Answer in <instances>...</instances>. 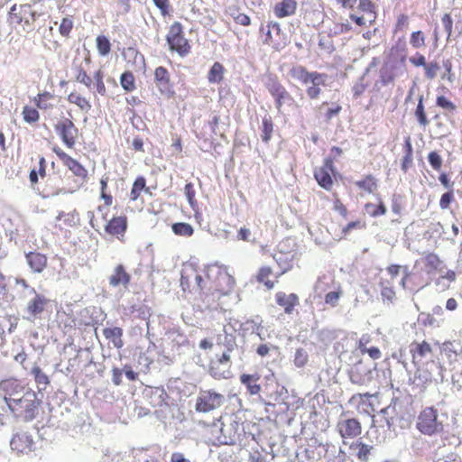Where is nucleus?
<instances>
[{
	"label": "nucleus",
	"mask_w": 462,
	"mask_h": 462,
	"mask_svg": "<svg viewBox=\"0 0 462 462\" xmlns=\"http://www.w3.org/2000/svg\"><path fill=\"white\" fill-rule=\"evenodd\" d=\"M349 377L350 381L356 384H364L365 381V378L360 374V371L356 366L351 369Z\"/></svg>",
	"instance_id": "864d4df0"
},
{
	"label": "nucleus",
	"mask_w": 462,
	"mask_h": 462,
	"mask_svg": "<svg viewBox=\"0 0 462 462\" xmlns=\"http://www.w3.org/2000/svg\"><path fill=\"white\" fill-rule=\"evenodd\" d=\"M356 185L369 193L376 188V182L372 176H367L365 179L356 181Z\"/></svg>",
	"instance_id": "a19ab883"
},
{
	"label": "nucleus",
	"mask_w": 462,
	"mask_h": 462,
	"mask_svg": "<svg viewBox=\"0 0 462 462\" xmlns=\"http://www.w3.org/2000/svg\"><path fill=\"white\" fill-rule=\"evenodd\" d=\"M273 131V125L272 122V119L270 117H264L263 119V125H262V140L265 143H267L272 136Z\"/></svg>",
	"instance_id": "f704fd0d"
},
{
	"label": "nucleus",
	"mask_w": 462,
	"mask_h": 462,
	"mask_svg": "<svg viewBox=\"0 0 462 462\" xmlns=\"http://www.w3.org/2000/svg\"><path fill=\"white\" fill-rule=\"evenodd\" d=\"M103 335L106 339L112 342L113 346L116 348H121L124 345L122 340L123 329L115 328H106L103 329Z\"/></svg>",
	"instance_id": "393cba45"
},
{
	"label": "nucleus",
	"mask_w": 462,
	"mask_h": 462,
	"mask_svg": "<svg viewBox=\"0 0 462 462\" xmlns=\"http://www.w3.org/2000/svg\"><path fill=\"white\" fill-rule=\"evenodd\" d=\"M10 447L18 454H29L34 449L32 436L28 431L19 430L13 434Z\"/></svg>",
	"instance_id": "9b49d317"
},
{
	"label": "nucleus",
	"mask_w": 462,
	"mask_h": 462,
	"mask_svg": "<svg viewBox=\"0 0 462 462\" xmlns=\"http://www.w3.org/2000/svg\"><path fill=\"white\" fill-rule=\"evenodd\" d=\"M145 185L146 180L143 177H139L135 180L130 194L132 200H136L142 190H148L147 189H145Z\"/></svg>",
	"instance_id": "72a5a7b5"
},
{
	"label": "nucleus",
	"mask_w": 462,
	"mask_h": 462,
	"mask_svg": "<svg viewBox=\"0 0 462 462\" xmlns=\"http://www.w3.org/2000/svg\"><path fill=\"white\" fill-rule=\"evenodd\" d=\"M337 428L343 439L355 438L361 433V424L356 419H340Z\"/></svg>",
	"instance_id": "2eb2a0df"
},
{
	"label": "nucleus",
	"mask_w": 462,
	"mask_h": 462,
	"mask_svg": "<svg viewBox=\"0 0 462 462\" xmlns=\"http://www.w3.org/2000/svg\"><path fill=\"white\" fill-rule=\"evenodd\" d=\"M358 8L365 14L374 11V6L370 0H360Z\"/></svg>",
	"instance_id": "13d9d810"
},
{
	"label": "nucleus",
	"mask_w": 462,
	"mask_h": 462,
	"mask_svg": "<svg viewBox=\"0 0 462 462\" xmlns=\"http://www.w3.org/2000/svg\"><path fill=\"white\" fill-rule=\"evenodd\" d=\"M272 270L269 267H263L260 269L257 279L260 282H263L268 289L273 287V282L269 281L267 278L271 274Z\"/></svg>",
	"instance_id": "c03bdc74"
},
{
	"label": "nucleus",
	"mask_w": 462,
	"mask_h": 462,
	"mask_svg": "<svg viewBox=\"0 0 462 462\" xmlns=\"http://www.w3.org/2000/svg\"><path fill=\"white\" fill-rule=\"evenodd\" d=\"M441 23H442L443 27L448 34V39L452 33L453 21L451 19V16L448 14H445L441 18Z\"/></svg>",
	"instance_id": "6e6d98bb"
},
{
	"label": "nucleus",
	"mask_w": 462,
	"mask_h": 462,
	"mask_svg": "<svg viewBox=\"0 0 462 462\" xmlns=\"http://www.w3.org/2000/svg\"><path fill=\"white\" fill-rule=\"evenodd\" d=\"M97 48L100 55L106 56L111 50L109 40L106 36H98L97 38Z\"/></svg>",
	"instance_id": "e433bc0d"
},
{
	"label": "nucleus",
	"mask_w": 462,
	"mask_h": 462,
	"mask_svg": "<svg viewBox=\"0 0 462 462\" xmlns=\"http://www.w3.org/2000/svg\"><path fill=\"white\" fill-rule=\"evenodd\" d=\"M32 389L26 387L16 379L10 378L0 382V396L3 397L6 406H10L12 402H16L23 398Z\"/></svg>",
	"instance_id": "423d86ee"
},
{
	"label": "nucleus",
	"mask_w": 462,
	"mask_h": 462,
	"mask_svg": "<svg viewBox=\"0 0 462 462\" xmlns=\"http://www.w3.org/2000/svg\"><path fill=\"white\" fill-rule=\"evenodd\" d=\"M453 199V196H452V193L450 192H447V193H444L441 198H440V200H439V207L442 208V209H445L447 208L451 200Z\"/></svg>",
	"instance_id": "0e129e2a"
},
{
	"label": "nucleus",
	"mask_w": 462,
	"mask_h": 462,
	"mask_svg": "<svg viewBox=\"0 0 462 462\" xmlns=\"http://www.w3.org/2000/svg\"><path fill=\"white\" fill-rule=\"evenodd\" d=\"M231 359V355L227 352H224L222 356L217 361H213L210 364L209 374L215 379L227 378L229 374L228 365Z\"/></svg>",
	"instance_id": "4468645a"
},
{
	"label": "nucleus",
	"mask_w": 462,
	"mask_h": 462,
	"mask_svg": "<svg viewBox=\"0 0 462 462\" xmlns=\"http://www.w3.org/2000/svg\"><path fill=\"white\" fill-rule=\"evenodd\" d=\"M409 350L412 357V364L416 366L415 379L421 384H427L432 381L431 370L436 367L439 370V379H435L436 383L445 381L444 366L435 362L433 357V349L430 343L423 340L421 342L413 341L409 346Z\"/></svg>",
	"instance_id": "f257e3e1"
},
{
	"label": "nucleus",
	"mask_w": 462,
	"mask_h": 462,
	"mask_svg": "<svg viewBox=\"0 0 462 462\" xmlns=\"http://www.w3.org/2000/svg\"><path fill=\"white\" fill-rule=\"evenodd\" d=\"M410 62L416 67H425L426 60L421 54L417 53L415 56L410 58Z\"/></svg>",
	"instance_id": "052dcab7"
},
{
	"label": "nucleus",
	"mask_w": 462,
	"mask_h": 462,
	"mask_svg": "<svg viewBox=\"0 0 462 462\" xmlns=\"http://www.w3.org/2000/svg\"><path fill=\"white\" fill-rule=\"evenodd\" d=\"M426 77L430 79L436 78L439 66L437 62L427 63L424 67Z\"/></svg>",
	"instance_id": "09e8293b"
},
{
	"label": "nucleus",
	"mask_w": 462,
	"mask_h": 462,
	"mask_svg": "<svg viewBox=\"0 0 462 462\" xmlns=\"http://www.w3.org/2000/svg\"><path fill=\"white\" fill-rule=\"evenodd\" d=\"M171 462H190V460L186 458L182 453L174 452L171 454Z\"/></svg>",
	"instance_id": "774afa93"
},
{
	"label": "nucleus",
	"mask_w": 462,
	"mask_h": 462,
	"mask_svg": "<svg viewBox=\"0 0 462 462\" xmlns=\"http://www.w3.org/2000/svg\"><path fill=\"white\" fill-rule=\"evenodd\" d=\"M207 278L211 282L210 288L226 295L232 291L236 281L228 273L227 267L218 263L208 265L206 269Z\"/></svg>",
	"instance_id": "7ed1b4c3"
},
{
	"label": "nucleus",
	"mask_w": 462,
	"mask_h": 462,
	"mask_svg": "<svg viewBox=\"0 0 462 462\" xmlns=\"http://www.w3.org/2000/svg\"><path fill=\"white\" fill-rule=\"evenodd\" d=\"M40 404L41 400L37 398V393L32 390L20 400L12 402V404L7 408L14 417L29 421L36 418Z\"/></svg>",
	"instance_id": "20e7f679"
},
{
	"label": "nucleus",
	"mask_w": 462,
	"mask_h": 462,
	"mask_svg": "<svg viewBox=\"0 0 462 462\" xmlns=\"http://www.w3.org/2000/svg\"><path fill=\"white\" fill-rule=\"evenodd\" d=\"M131 276L125 271L123 264H117L112 274L109 276V284L113 287L123 286L126 289L130 283Z\"/></svg>",
	"instance_id": "a211bd4d"
},
{
	"label": "nucleus",
	"mask_w": 462,
	"mask_h": 462,
	"mask_svg": "<svg viewBox=\"0 0 462 462\" xmlns=\"http://www.w3.org/2000/svg\"><path fill=\"white\" fill-rule=\"evenodd\" d=\"M167 42L171 50L176 51L180 55H185L189 52L188 41L182 36V27L180 23H174L167 35Z\"/></svg>",
	"instance_id": "9d476101"
},
{
	"label": "nucleus",
	"mask_w": 462,
	"mask_h": 462,
	"mask_svg": "<svg viewBox=\"0 0 462 462\" xmlns=\"http://www.w3.org/2000/svg\"><path fill=\"white\" fill-rule=\"evenodd\" d=\"M434 457L435 462H457V455L443 446L436 449Z\"/></svg>",
	"instance_id": "c756f323"
},
{
	"label": "nucleus",
	"mask_w": 462,
	"mask_h": 462,
	"mask_svg": "<svg viewBox=\"0 0 462 462\" xmlns=\"http://www.w3.org/2000/svg\"><path fill=\"white\" fill-rule=\"evenodd\" d=\"M103 78H104V75L101 70H97L94 75V79L96 80L97 91L101 95H104L106 93V87L103 82Z\"/></svg>",
	"instance_id": "3c124183"
},
{
	"label": "nucleus",
	"mask_w": 462,
	"mask_h": 462,
	"mask_svg": "<svg viewBox=\"0 0 462 462\" xmlns=\"http://www.w3.org/2000/svg\"><path fill=\"white\" fill-rule=\"evenodd\" d=\"M51 97L52 95L50 92L45 91L43 93L38 94V96L34 98V102L40 109H47L50 106L47 104L46 100L51 99Z\"/></svg>",
	"instance_id": "a18cd8bd"
},
{
	"label": "nucleus",
	"mask_w": 462,
	"mask_h": 462,
	"mask_svg": "<svg viewBox=\"0 0 462 462\" xmlns=\"http://www.w3.org/2000/svg\"><path fill=\"white\" fill-rule=\"evenodd\" d=\"M31 374L34 378L39 393L44 391L51 383L49 376L38 365L32 368Z\"/></svg>",
	"instance_id": "bb28decb"
},
{
	"label": "nucleus",
	"mask_w": 462,
	"mask_h": 462,
	"mask_svg": "<svg viewBox=\"0 0 462 462\" xmlns=\"http://www.w3.org/2000/svg\"><path fill=\"white\" fill-rule=\"evenodd\" d=\"M339 299V292L337 291H330L327 293L325 297V301L328 304H330L332 306H336L337 303V300Z\"/></svg>",
	"instance_id": "680f3d73"
},
{
	"label": "nucleus",
	"mask_w": 462,
	"mask_h": 462,
	"mask_svg": "<svg viewBox=\"0 0 462 462\" xmlns=\"http://www.w3.org/2000/svg\"><path fill=\"white\" fill-rule=\"evenodd\" d=\"M423 97L420 96L419 97V103L415 111V116L418 119V122L420 125L426 126L429 124V120L427 119L426 114L424 112V106L422 104Z\"/></svg>",
	"instance_id": "79ce46f5"
},
{
	"label": "nucleus",
	"mask_w": 462,
	"mask_h": 462,
	"mask_svg": "<svg viewBox=\"0 0 462 462\" xmlns=\"http://www.w3.org/2000/svg\"><path fill=\"white\" fill-rule=\"evenodd\" d=\"M408 24H409L408 16L405 14H401L397 19L395 30L396 31L403 30L404 28H406L408 26Z\"/></svg>",
	"instance_id": "69168bd1"
},
{
	"label": "nucleus",
	"mask_w": 462,
	"mask_h": 462,
	"mask_svg": "<svg viewBox=\"0 0 462 462\" xmlns=\"http://www.w3.org/2000/svg\"><path fill=\"white\" fill-rule=\"evenodd\" d=\"M184 189H185V195H186L189 204L192 206L193 202H194V198H195V190L193 189L192 183H187L185 185Z\"/></svg>",
	"instance_id": "e2e57ef3"
},
{
	"label": "nucleus",
	"mask_w": 462,
	"mask_h": 462,
	"mask_svg": "<svg viewBox=\"0 0 462 462\" xmlns=\"http://www.w3.org/2000/svg\"><path fill=\"white\" fill-rule=\"evenodd\" d=\"M121 86L126 91H133L135 88L134 78L131 72H125L121 75Z\"/></svg>",
	"instance_id": "4c0bfd02"
},
{
	"label": "nucleus",
	"mask_w": 462,
	"mask_h": 462,
	"mask_svg": "<svg viewBox=\"0 0 462 462\" xmlns=\"http://www.w3.org/2000/svg\"><path fill=\"white\" fill-rule=\"evenodd\" d=\"M65 165L78 177L86 179L88 171L76 160L63 153Z\"/></svg>",
	"instance_id": "c85d7f7f"
},
{
	"label": "nucleus",
	"mask_w": 462,
	"mask_h": 462,
	"mask_svg": "<svg viewBox=\"0 0 462 462\" xmlns=\"http://www.w3.org/2000/svg\"><path fill=\"white\" fill-rule=\"evenodd\" d=\"M417 429L422 434L430 436L442 432L444 426L439 420L438 410L433 407L425 408L418 417Z\"/></svg>",
	"instance_id": "39448f33"
},
{
	"label": "nucleus",
	"mask_w": 462,
	"mask_h": 462,
	"mask_svg": "<svg viewBox=\"0 0 462 462\" xmlns=\"http://www.w3.org/2000/svg\"><path fill=\"white\" fill-rule=\"evenodd\" d=\"M402 404L398 400H393L387 407L383 409L381 412L383 414L386 424L389 429L394 428L397 424L403 427V411Z\"/></svg>",
	"instance_id": "f8f14e48"
},
{
	"label": "nucleus",
	"mask_w": 462,
	"mask_h": 462,
	"mask_svg": "<svg viewBox=\"0 0 462 462\" xmlns=\"http://www.w3.org/2000/svg\"><path fill=\"white\" fill-rule=\"evenodd\" d=\"M290 74L294 79L299 80L305 86L313 84V87H308L306 88V93L311 99L319 97L321 93V86L326 85V80L328 79V75L324 73H319L317 71L309 72L302 66L293 67L290 70Z\"/></svg>",
	"instance_id": "f03ea898"
},
{
	"label": "nucleus",
	"mask_w": 462,
	"mask_h": 462,
	"mask_svg": "<svg viewBox=\"0 0 462 462\" xmlns=\"http://www.w3.org/2000/svg\"><path fill=\"white\" fill-rule=\"evenodd\" d=\"M225 396L213 390L200 391L196 401V411L199 412H210L221 407L225 402Z\"/></svg>",
	"instance_id": "6e6552de"
},
{
	"label": "nucleus",
	"mask_w": 462,
	"mask_h": 462,
	"mask_svg": "<svg viewBox=\"0 0 462 462\" xmlns=\"http://www.w3.org/2000/svg\"><path fill=\"white\" fill-rule=\"evenodd\" d=\"M437 105L448 110H454L456 107L454 104L448 100L444 96L438 97Z\"/></svg>",
	"instance_id": "4d7b16f0"
},
{
	"label": "nucleus",
	"mask_w": 462,
	"mask_h": 462,
	"mask_svg": "<svg viewBox=\"0 0 462 462\" xmlns=\"http://www.w3.org/2000/svg\"><path fill=\"white\" fill-rule=\"evenodd\" d=\"M406 154L403 157L402 169L406 171L412 162V146L411 143L410 137L405 141Z\"/></svg>",
	"instance_id": "58836bf2"
},
{
	"label": "nucleus",
	"mask_w": 462,
	"mask_h": 462,
	"mask_svg": "<svg viewBox=\"0 0 462 462\" xmlns=\"http://www.w3.org/2000/svg\"><path fill=\"white\" fill-rule=\"evenodd\" d=\"M264 86L275 100V107L281 113L284 105H291L294 101L292 96L279 82V80L269 75L264 79Z\"/></svg>",
	"instance_id": "0eeeda50"
},
{
	"label": "nucleus",
	"mask_w": 462,
	"mask_h": 462,
	"mask_svg": "<svg viewBox=\"0 0 462 462\" xmlns=\"http://www.w3.org/2000/svg\"><path fill=\"white\" fill-rule=\"evenodd\" d=\"M258 379L259 376H257L256 374H243L240 376V382L246 386L247 391L252 395L258 394L261 391L260 384L256 383Z\"/></svg>",
	"instance_id": "cd10ccee"
},
{
	"label": "nucleus",
	"mask_w": 462,
	"mask_h": 462,
	"mask_svg": "<svg viewBox=\"0 0 462 462\" xmlns=\"http://www.w3.org/2000/svg\"><path fill=\"white\" fill-rule=\"evenodd\" d=\"M332 169V162L330 160H327L324 167L317 169L314 172L315 179L319 182V184L326 189H330L332 186V179L329 174V171Z\"/></svg>",
	"instance_id": "412c9836"
},
{
	"label": "nucleus",
	"mask_w": 462,
	"mask_h": 462,
	"mask_svg": "<svg viewBox=\"0 0 462 462\" xmlns=\"http://www.w3.org/2000/svg\"><path fill=\"white\" fill-rule=\"evenodd\" d=\"M30 294L32 298L27 302L24 310L27 316L24 319L33 321L42 314L49 300L44 295L37 293L34 288H30Z\"/></svg>",
	"instance_id": "1a4fd4ad"
},
{
	"label": "nucleus",
	"mask_w": 462,
	"mask_h": 462,
	"mask_svg": "<svg viewBox=\"0 0 462 462\" xmlns=\"http://www.w3.org/2000/svg\"><path fill=\"white\" fill-rule=\"evenodd\" d=\"M429 162L434 170H439L442 165V159L436 152H431L428 156Z\"/></svg>",
	"instance_id": "8fccbe9b"
},
{
	"label": "nucleus",
	"mask_w": 462,
	"mask_h": 462,
	"mask_svg": "<svg viewBox=\"0 0 462 462\" xmlns=\"http://www.w3.org/2000/svg\"><path fill=\"white\" fill-rule=\"evenodd\" d=\"M23 119L27 123H35L39 120V113L35 108L24 106L23 111Z\"/></svg>",
	"instance_id": "37998d69"
},
{
	"label": "nucleus",
	"mask_w": 462,
	"mask_h": 462,
	"mask_svg": "<svg viewBox=\"0 0 462 462\" xmlns=\"http://www.w3.org/2000/svg\"><path fill=\"white\" fill-rule=\"evenodd\" d=\"M76 79H77V81L83 83L88 88H89L91 86L92 79L88 76L86 71H84L83 69H80L79 71V74Z\"/></svg>",
	"instance_id": "bf43d9fd"
},
{
	"label": "nucleus",
	"mask_w": 462,
	"mask_h": 462,
	"mask_svg": "<svg viewBox=\"0 0 462 462\" xmlns=\"http://www.w3.org/2000/svg\"><path fill=\"white\" fill-rule=\"evenodd\" d=\"M68 101L71 104H75L83 111H89L91 108L90 103L83 97L79 94L71 93L68 97Z\"/></svg>",
	"instance_id": "473e14b6"
},
{
	"label": "nucleus",
	"mask_w": 462,
	"mask_h": 462,
	"mask_svg": "<svg viewBox=\"0 0 462 462\" xmlns=\"http://www.w3.org/2000/svg\"><path fill=\"white\" fill-rule=\"evenodd\" d=\"M72 21L69 18H63L60 25V32L63 36H68L72 29Z\"/></svg>",
	"instance_id": "5fc2aeb1"
},
{
	"label": "nucleus",
	"mask_w": 462,
	"mask_h": 462,
	"mask_svg": "<svg viewBox=\"0 0 462 462\" xmlns=\"http://www.w3.org/2000/svg\"><path fill=\"white\" fill-rule=\"evenodd\" d=\"M126 217H113L106 226V231L110 235H123L126 230Z\"/></svg>",
	"instance_id": "b1692460"
},
{
	"label": "nucleus",
	"mask_w": 462,
	"mask_h": 462,
	"mask_svg": "<svg viewBox=\"0 0 462 462\" xmlns=\"http://www.w3.org/2000/svg\"><path fill=\"white\" fill-rule=\"evenodd\" d=\"M172 231L178 236H190L193 227L188 223H176L172 226Z\"/></svg>",
	"instance_id": "c9c22d12"
},
{
	"label": "nucleus",
	"mask_w": 462,
	"mask_h": 462,
	"mask_svg": "<svg viewBox=\"0 0 462 462\" xmlns=\"http://www.w3.org/2000/svg\"><path fill=\"white\" fill-rule=\"evenodd\" d=\"M296 0H282L274 5L273 13L278 18H284L295 14L297 9Z\"/></svg>",
	"instance_id": "4be33fe9"
},
{
	"label": "nucleus",
	"mask_w": 462,
	"mask_h": 462,
	"mask_svg": "<svg viewBox=\"0 0 462 462\" xmlns=\"http://www.w3.org/2000/svg\"><path fill=\"white\" fill-rule=\"evenodd\" d=\"M224 67L219 62H215L210 68L208 79L210 83H219L223 79Z\"/></svg>",
	"instance_id": "2f4dec72"
},
{
	"label": "nucleus",
	"mask_w": 462,
	"mask_h": 462,
	"mask_svg": "<svg viewBox=\"0 0 462 462\" xmlns=\"http://www.w3.org/2000/svg\"><path fill=\"white\" fill-rule=\"evenodd\" d=\"M235 20H236V22L238 24H241V25H244V26H247L251 23L250 17L248 15H246L245 14H237L235 17Z\"/></svg>",
	"instance_id": "338daca9"
},
{
	"label": "nucleus",
	"mask_w": 462,
	"mask_h": 462,
	"mask_svg": "<svg viewBox=\"0 0 462 462\" xmlns=\"http://www.w3.org/2000/svg\"><path fill=\"white\" fill-rule=\"evenodd\" d=\"M155 80L157 87L162 93H168L170 91L169 74L165 68L158 67L154 71Z\"/></svg>",
	"instance_id": "a878e982"
},
{
	"label": "nucleus",
	"mask_w": 462,
	"mask_h": 462,
	"mask_svg": "<svg viewBox=\"0 0 462 462\" xmlns=\"http://www.w3.org/2000/svg\"><path fill=\"white\" fill-rule=\"evenodd\" d=\"M276 302L284 308L287 314H291L295 305L299 303V298L296 294H286L284 292L276 293Z\"/></svg>",
	"instance_id": "5701e85b"
},
{
	"label": "nucleus",
	"mask_w": 462,
	"mask_h": 462,
	"mask_svg": "<svg viewBox=\"0 0 462 462\" xmlns=\"http://www.w3.org/2000/svg\"><path fill=\"white\" fill-rule=\"evenodd\" d=\"M240 425L236 420H231L228 423H222L221 433L223 435V443L233 445L240 436Z\"/></svg>",
	"instance_id": "f3484780"
},
{
	"label": "nucleus",
	"mask_w": 462,
	"mask_h": 462,
	"mask_svg": "<svg viewBox=\"0 0 462 462\" xmlns=\"http://www.w3.org/2000/svg\"><path fill=\"white\" fill-rule=\"evenodd\" d=\"M350 449L356 450L357 457L361 461L366 462L369 459V455L373 449V447L359 441H356L350 445Z\"/></svg>",
	"instance_id": "7c9ffc66"
},
{
	"label": "nucleus",
	"mask_w": 462,
	"mask_h": 462,
	"mask_svg": "<svg viewBox=\"0 0 462 462\" xmlns=\"http://www.w3.org/2000/svg\"><path fill=\"white\" fill-rule=\"evenodd\" d=\"M442 350L448 356V357H450L451 354H454L456 356L462 355V347H460V349L457 350V348H455L453 343L449 341L443 343Z\"/></svg>",
	"instance_id": "603ef678"
},
{
	"label": "nucleus",
	"mask_w": 462,
	"mask_h": 462,
	"mask_svg": "<svg viewBox=\"0 0 462 462\" xmlns=\"http://www.w3.org/2000/svg\"><path fill=\"white\" fill-rule=\"evenodd\" d=\"M55 130L60 136L62 142L69 147L72 148L75 144V138L78 134V129L74 123L66 118L60 123L55 125Z\"/></svg>",
	"instance_id": "ddd939ff"
},
{
	"label": "nucleus",
	"mask_w": 462,
	"mask_h": 462,
	"mask_svg": "<svg viewBox=\"0 0 462 462\" xmlns=\"http://www.w3.org/2000/svg\"><path fill=\"white\" fill-rule=\"evenodd\" d=\"M410 44L415 48L420 49L425 46V35L421 31L413 32L410 38Z\"/></svg>",
	"instance_id": "ea45409f"
},
{
	"label": "nucleus",
	"mask_w": 462,
	"mask_h": 462,
	"mask_svg": "<svg viewBox=\"0 0 462 462\" xmlns=\"http://www.w3.org/2000/svg\"><path fill=\"white\" fill-rule=\"evenodd\" d=\"M217 344L224 346L226 348L224 352H227L230 355L237 347L235 328L224 326L223 333L217 337Z\"/></svg>",
	"instance_id": "dca6fc26"
},
{
	"label": "nucleus",
	"mask_w": 462,
	"mask_h": 462,
	"mask_svg": "<svg viewBox=\"0 0 462 462\" xmlns=\"http://www.w3.org/2000/svg\"><path fill=\"white\" fill-rule=\"evenodd\" d=\"M26 262L33 273H41L47 265L46 255L38 252H30L25 255Z\"/></svg>",
	"instance_id": "aec40b11"
},
{
	"label": "nucleus",
	"mask_w": 462,
	"mask_h": 462,
	"mask_svg": "<svg viewBox=\"0 0 462 462\" xmlns=\"http://www.w3.org/2000/svg\"><path fill=\"white\" fill-rule=\"evenodd\" d=\"M15 10L16 5H14L12 6L10 14H14L17 18L18 23L24 22L26 25H31L39 16V14L32 10L30 5H20L18 14H14Z\"/></svg>",
	"instance_id": "6ab92c4d"
},
{
	"label": "nucleus",
	"mask_w": 462,
	"mask_h": 462,
	"mask_svg": "<svg viewBox=\"0 0 462 462\" xmlns=\"http://www.w3.org/2000/svg\"><path fill=\"white\" fill-rule=\"evenodd\" d=\"M308 361L307 352L303 348H299L296 350L294 356V364L297 367H302Z\"/></svg>",
	"instance_id": "49530a36"
},
{
	"label": "nucleus",
	"mask_w": 462,
	"mask_h": 462,
	"mask_svg": "<svg viewBox=\"0 0 462 462\" xmlns=\"http://www.w3.org/2000/svg\"><path fill=\"white\" fill-rule=\"evenodd\" d=\"M381 285V296L383 300H389L393 301L395 292L391 286L383 285V282L380 283Z\"/></svg>",
	"instance_id": "de8ad7c7"
}]
</instances>
